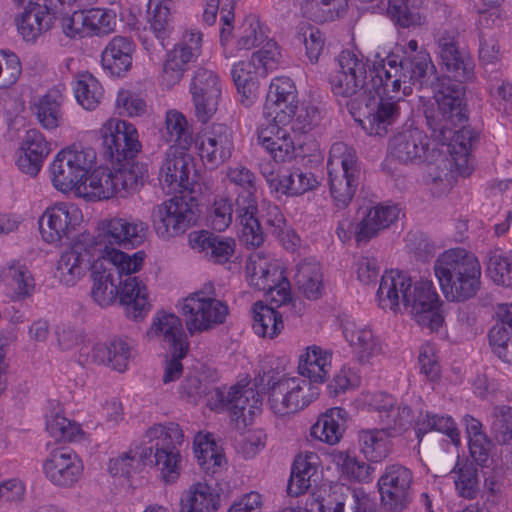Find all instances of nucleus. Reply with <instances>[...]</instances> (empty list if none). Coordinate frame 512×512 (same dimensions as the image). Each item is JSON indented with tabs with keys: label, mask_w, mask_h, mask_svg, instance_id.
I'll list each match as a JSON object with an SVG mask.
<instances>
[{
	"label": "nucleus",
	"mask_w": 512,
	"mask_h": 512,
	"mask_svg": "<svg viewBox=\"0 0 512 512\" xmlns=\"http://www.w3.org/2000/svg\"><path fill=\"white\" fill-rule=\"evenodd\" d=\"M435 67L427 51L414 57H400L390 53L375 55L371 71V102L362 108V128L371 136H384L399 116L398 102L412 92L416 83L424 79Z\"/></svg>",
	"instance_id": "1"
},
{
	"label": "nucleus",
	"mask_w": 512,
	"mask_h": 512,
	"mask_svg": "<svg viewBox=\"0 0 512 512\" xmlns=\"http://www.w3.org/2000/svg\"><path fill=\"white\" fill-rule=\"evenodd\" d=\"M434 272L449 301L472 299L481 288L480 262L473 253L463 248H452L440 254L435 261Z\"/></svg>",
	"instance_id": "2"
},
{
	"label": "nucleus",
	"mask_w": 512,
	"mask_h": 512,
	"mask_svg": "<svg viewBox=\"0 0 512 512\" xmlns=\"http://www.w3.org/2000/svg\"><path fill=\"white\" fill-rule=\"evenodd\" d=\"M367 79V65L351 51H342L335 59L328 82L335 96L350 98L349 110L362 126V108L371 102L372 90Z\"/></svg>",
	"instance_id": "3"
},
{
	"label": "nucleus",
	"mask_w": 512,
	"mask_h": 512,
	"mask_svg": "<svg viewBox=\"0 0 512 512\" xmlns=\"http://www.w3.org/2000/svg\"><path fill=\"white\" fill-rule=\"evenodd\" d=\"M145 257L143 251L133 255L123 251H111L108 256L96 260L91 266V297L94 302L101 307L113 304L118 298L120 278L123 274L138 272Z\"/></svg>",
	"instance_id": "4"
},
{
	"label": "nucleus",
	"mask_w": 512,
	"mask_h": 512,
	"mask_svg": "<svg viewBox=\"0 0 512 512\" xmlns=\"http://www.w3.org/2000/svg\"><path fill=\"white\" fill-rule=\"evenodd\" d=\"M464 94L463 82L450 78L441 80L434 95L437 111L426 114L427 125L434 139H447L450 126L463 124L467 120Z\"/></svg>",
	"instance_id": "5"
},
{
	"label": "nucleus",
	"mask_w": 512,
	"mask_h": 512,
	"mask_svg": "<svg viewBox=\"0 0 512 512\" xmlns=\"http://www.w3.org/2000/svg\"><path fill=\"white\" fill-rule=\"evenodd\" d=\"M327 168L331 196L338 207H346L359 185L356 151L343 142L334 143L330 148Z\"/></svg>",
	"instance_id": "6"
},
{
	"label": "nucleus",
	"mask_w": 512,
	"mask_h": 512,
	"mask_svg": "<svg viewBox=\"0 0 512 512\" xmlns=\"http://www.w3.org/2000/svg\"><path fill=\"white\" fill-rule=\"evenodd\" d=\"M145 437L152 449V461L148 464L155 465L160 471L161 478L166 483H174L180 476L181 455L177 449L183 441V431L176 423L166 425L156 424L150 427Z\"/></svg>",
	"instance_id": "7"
},
{
	"label": "nucleus",
	"mask_w": 512,
	"mask_h": 512,
	"mask_svg": "<svg viewBox=\"0 0 512 512\" xmlns=\"http://www.w3.org/2000/svg\"><path fill=\"white\" fill-rule=\"evenodd\" d=\"M182 313L190 335L212 330L225 322L229 313L226 303L215 298L213 284L189 295L183 301Z\"/></svg>",
	"instance_id": "8"
},
{
	"label": "nucleus",
	"mask_w": 512,
	"mask_h": 512,
	"mask_svg": "<svg viewBox=\"0 0 512 512\" xmlns=\"http://www.w3.org/2000/svg\"><path fill=\"white\" fill-rule=\"evenodd\" d=\"M102 244H97L94 234L84 231L78 234L68 249L60 255L56 265V277L65 286H74L90 269L103 258Z\"/></svg>",
	"instance_id": "9"
},
{
	"label": "nucleus",
	"mask_w": 512,
	"mask_h": 512,
	"mask_svg": "<svg viewBox=\"0 0 512 512\" xmlns=\"http://www.w3.org/2000/svg\"><path fill=\"white\" fill-rule=\"evenodd\" d=\"M457 28L440 26L433 32L439 64L454 81L464 82L473 77L474 63L468 51L460 46Z\"/></svg>",
	"instance_id": "10"
},
{
	"label": "nucleus",
	"mask_w": 512,
	"mask_h": 512,
	"mask_svg": "<svg viewBox=\"0 0 512 512\" xmlns=\"http://www.w3.org/2000/svg\"><path fill=\"white\" fill-rule=\"evenodd\" d=\"M96 160L92 148H66L60 151L51 165L52 181L56 189L68 192L83 184Z\"/></svg>",
	"instance_id": "11"
},
{
	"label": "nucleus",
	"mask_w": 512,
	"mask_h": 512,
	"mask_svg": "<svg viewBox=\"0 0 512 512\" xmlns=\"http://www.w3.org/2000/svg\"><path fill=\"white\" fill-rule=\"evenodd\" d=\"M149 226L146 222L133 217H113L104 221L94 235L97 244H102V253L108 256L111 251H120L113 246L135 248L147 238Z\"/></svg>",
	"instance_id": "12"
},
{
	"label": "nucleus",
	"mask_w": 512,
	"mask_h": 512,
	"mask_svg": "<svg viewBox=\"0 0 512 512\" xmlns=\"http://www.w3.org/2000/svg\"><path fill=\"white\" fill-rule=\"evenodd\" d=\"M153 228L163 240H169L185 233L195 222V212L191 204L182 197H173L151 212Z\"/></svg>",
	"instance_id": "13"
},
{
	"label": "nucleus",
	"mask_w": 512,
	"mask_h": 512,
	"mask_svg": "<svg viewBox=\"0 0 512 512\" xmlns=\"http://www.w3.org/2000/svg\"><path fill=\"white\" fill-rule=\"evenodd\" d=\"M100 133L105 155L111 161L120 163L130 160L141 151L138 131L127 121L111 118L103 124Z\"/></svg>",
	"instance_id": "14"
},
{
	"label": "nucleus",
	"mask_w": 512,
	"mask_h": 512,
	"mask_svg": "<svg viewBox=\"0 0 512 512\" xmlns=\"http://www.w3.org/2000/svg\"><path fill=\"white\" fill-rule=\"evenodd\" d=\"M427 135L418 128H406L398 132L389 142V154L403 164L431 163L441 157L437 149L429 148Z\"/></svg>",
	"instance_id": "15"
},
{
	"label": "nucleus",
	"mask_w": 512,
	"mask_h": 512,
	"mask_svg": "<svg viewBox=\"0 0 512 512\" xmlns=\"http://www.w3.org/2000/svg\"><path fill=\"white\" fill-rule=\"evenodd\" d=\"M439 296L431 281L421 280L414 283L404 310L423 327L431 331L438 330L443 323V316L440 313Z\"/></svg>",
	"instance_id": "16"
},
{
	"label": "nucleus",
	"mask_w": 512,
	"mask_h": 512,
	"mask_svg": "<svg viewBox=\"0 0 512 512\" xmlns=\"http://www.w3.org/2000/svg\"><path fill=\"white\" fill-rule=\"evenodd\" d=\"M61 25L68 37L104 36L115 30L116 14L109 9H83L63 16Z\"/></svg>",
	"instance_id": "17"
},
{
	"label": "nucleus",
	"mask_w": 512,
	"mask_h": 512,
	"mask_svg": "<svg viewBox=\"0 0 512 512\" xmlns=\"http://www.w3.org/2000/svg\"><path fill=\"white\" fill-rule=\"evenodd\" d=\"M412 482L413 473L407 467L400 464L387 466L378 480L383 504L393 512L404 510L412 498Z\"/></svg>",
	"instance_id": "18"
},
{
	"label": "nucleus",
	"mask_w": 512,
	"mask_h": 512,
	"mask_svg": "<svg viewBox=\"0 0 512 512\" xmlns=\"http://www.w3.org/2000/svg\"><path fill=\"white\" fill-rule=\"evenodd\" d=\"M83 469L78 455L64 447L53 449L42 463L45 478L58 488L73 487L82 477Z\"/></svg>",
	"instance_id": "19"
},
{
	"label": "nucleus",
	"mask_w": 512,
	"mask_h": 512,
	"mask_svg": "<svg viewBox=\"0 0 512 512\" xmlns=\"http://www.w3.org/2000/svg\"><path fill=\"white\" fill-rule=\"evenodd\" d=\"M188 149L169 147L162 161L159 179L166 185L171 193L193 191L194 170L192 157L187 153Z\"/></svg>",
	"instance_id": "20"
},
{
	"label": "nucleus",
	"mask_w": 512,
	"mask_h": 512,
	"mask_svg": "<svg viewBox=\"0 0 512 512\" xmlns=\"http://www.w3.org/2000/svg\"><path fill=\"white\" fill-rule=\"evenodd\" d=\"M190 92L198 121L206 123L216 113L221 96L218 75L206 68H199L191 81Z\"/></svg>",
	"instance_id": "21"
},
{
	"label": "nucleus",
	"mask_w": 512,
	"mask_h": 512,
	"mask_svg": "<svg viewBox=\"0 0 512 512\" xmlns=\"http://www.w3.org/2000/svg\"><path fill=\"white\" fill-rule=\"evenodd\" d=\"M147 337L161 342L174 355L186 356L189 350L182 321L173 313L158 312L147 331Z\"/></svg>",
	"instance_id": "22"
},
{
	"label": "nucleus",
	"mask_w": 512,
	"mask_h": 512,
	"mask_svg": "<svg viewBox=\"0 0 512 512\" xmlns=\"http://www.w3.org/2000/svg\"><path fill=\"white\" fill-rule=\"evenodd\" d=\"M231 129L223 123H213L200 137V157L211 168L227 161L233 150Z\"/></svg>",
	"instance_id": "23"
},
{
	"label": "nucleus",
	"mask_w": 512,
	"mask_h": 512,
	"mask_svg": "<svg viewBox=\"0 0 512 512\" xmlns=\"http://www.w3.org/2000/svg\"><path fill=\"white\" fill-rule=\"evenodd\" d=\"M296 87L289 77H277L272 80L267 92L263 114L280 123H289L296 114Z\"/></svg>",
	"instance_id": "24"
},
{
	"label": "nucleus",
	"mask_w": 512,
	"mask_h": 512,
	"mask_svg": "<svg viewBox=\"0 0 512 512\" xmlns=\"http://www.w3.org/2000/svg\"><path fill=\"white\" fill-rule=\"evenodd\" d=\"M79 220V210L74 205L59 203L46 209L39 225L43 239L58 243L68 237Z\"/></svg>",
	"instance_id": "25"
},
{
	"label": "nucleus",
	"mask_w": 512,
	"mask_h": 512,
	"mask_svg": "<svg viewBox=\"0 0 512 512\" xmlns=\"http://www.w3.org/2000/svg\"><path fill=\"white\" fill-rule=\"evenodd\" d=\"M215 394L232 420L241 421L243 425L250 424L262 406L260 394L251 387H232L226 395L216 389Z\"/></svg>",
	"instance_id": "26"
},
{
	"label": "nucleus",
	"mask_w": 512,
	"mask_h": 512,
	"mask_svg": "<svg viewBox=\"0 0 512 512\" xmlns=\"http://www.w3.org/2000/svg\"><path fill=\"white\" fill-rule=\"evenodd\" d=\"M413 285L411 277L405 272L399 270L386 272L381 277L377 291L380 307L388 309L394 314L401 313Z\"/></svg>",
	"instance_id": "27"
},
{
	"label": "nucleus",
	"mask_w": 512,
	"mask_h": 512,
	"mask_svg": "<svg viewBox=\"0 0 512 512\" xmlns=\"http://www.w3.org/2000/svg\"><path fill=\"white\" fill-rule=\"evenodd\" d=\"M236 220L241 227V239L253 248L264 243V230L257 217L258 205L255 193H240L235 201Z\"/></svg>",
	"instance_id": "28"
},
{
	"label": "nucleus",
	"mask_w": 512,
	"mask_h": 512,
	"mask_svg": "<svg viewBox=\"0 0 512 512\" xmlns=\"http://www.w3.org/2000/svg\"><path fill=\"white\" fill-rule=\"evenodd\" d=\"M372 407L378 412L382 429L393 437L406 431L413 422V414L405 404L395 405L389 395H379L373 400Z\"/></svg>",
	"instance_id": "29"
},
{
	"label": "nucleus",
	"mask_w": 512,
	"mask_h": 512,
	"mask_svg": "<svg viewBox=\"0 0 512 512\" xmlns=\"http://www.w3.org/2000/svg\"><path fill=\"white\" fill-rule=\"evenodd\" d=\"M400 213L397 205L378 204L366 209L354 231L357 243H366L392 223H394Z\"/></svg>",
	"instance_id": "30"
},
{
	"label": "nucleus",
	"mask_w": 512,
	"mask_h": 512,
	"mask_svg": "<svg viewBox=\"0 0 512 512\" xmlns=\"http://www.w3.org/2000/svg\"><path fill=\"white\" fill-rule=\"evenodd\" d=\"M125 279L119 281V302L125 306L129 318L138 320L150 310L146 286L131 274H123Z\"/></svg>",
	"instance_id": "31"
},
{
	"label": "nucleus",
	"mask_w": 512,
	"mask_h": 512,
	"mask_svg": "<svg viewBox=\"0 0 512 512\" xmlns=\"http://www.w3.org/2000/svg\"><path fill=\"white\" fill-rule=\"evenodd\" d=\"M343 335L361 364L368 363L381 350L372 330L362 322L346 320L343 323Z\"/></svg>",
	"instance_id": "32"
},
{
	"label": "nucleus",
	"mask_w": 512,
	"mask_h": 512,
	"mask_svg": "<svg viewBox=\"0 0 512 512\" xmlns=\"http://www.w3.org/2000/svg\"><path fill=\"white\" fill-rule=\"evenodd\" d=\"M233 82L245 107L252 106L259 97V78L263 77L254 61H239L231 70Z\"/></svg>",
	"instance_id": "33"
},
{
	"label": "nucleus",
	"mask_w": 512,
	"mask_h": 512,
	"mask_svg": "<svg viewBox=\"0 0 512 512\" xmlns=\"http://www.w3.org/2000/svg\"><path fill=\"white\" fill-rule=\"evenodd\" d=\"M190 242L194 248L203 252L207 258L219 264L229 261L235 252L236 246L233 238L216 235L205 230L192 233Z\"/></svg>",
	"instance_id": "34"
},
{
	"label": "nucleus",
	"mask_w": 512,
	"mask_h": 512,
	"mask_svg": "<svg viewBox=\"0 0 512 512\" xmlns=\"http://www.w3.org/2000/svg\"><path fill=\"white\" fill-rule=\"evenodd\" d=\"M24 155L18 159V167L26 174L35 176L40 171L45 158L50 153L49 143L36 129L26 132L22 143Z\"/></svg>",
	"instance_id": "35"
},
{
	"label": "nucleus",
	"mask_w": 512,
	"mask_h": 512,
	"mask_svg": "<svg viewBox=\"0 0 512 512\" xmlns=\"http://www.w3.org/2000/svg\"><path fill=\"white\" fill-rule=\"evenodd\" d=\"M220 495L206 482H196L183 491L179 512H217Z\"/></svg>",
	"instance_id": "36"
},
{
	"label": "nucleus",
	"mask_w": 512,
	"mask_h": 512,
	"mask_svg": "<svg viewBox=\"0 0 512 512\" xmlns=\"http://www.w3.org/2000/svg\"><path fill=\"white\" fill-rule=\"evenodd\" d=\"M321 510L327 512H375L369 498L345 485H336L329 494L326 505Z\"/></svg>",
	"instance_id": "37"
},
{
	"label": "nucleus",
	"mask_w": 512,
	"mask_h": 512,
	"mask_svg": "<svg viewBox=\"0 0 512 512\" xmlns=\"http://www.w3.org/2000/svg\"><path fill=\"white\" fill-rule=\"evenodd\" d=\"M501 324L492 327L489 332V343L494 354L506 363L512 364V304H501L498 307Z\"/></svg>",
	"instance_id": "38"
},
{
	"label": "nucleus",
	"mask_w": 512,
	"mask_h": 512,
	"mask_svg": "<svg viewBox=\"0 0 512 512\" xmlns=\"http://www.w3.org/2000/svg\"><path fill=\"white\" fill-rule=\"evenodd\" d=\"M29 7L15 19L18 31L27 41L35 40L48 31L54 22V16L46 6L39 4Z\"/></svg>",
	"instance_id": "39"
},
{
	"label": "nucleus",
	"mask_w": 512,
	"mask_h": 512,
	"mask_svg": "<svg viewBox=\"0 0 512 512\" xmlns=\"http://www.w3.org/2000/svg\"><path fill=\"white\" fill-rule=\"evenodd\" d=\"M133 50V43L128 38L115 36L102 52L103 68L112 75L121 76L131 67Z\"/></svg>",
	"instance_id": "40"
},
{
	"label": "nucleus",
	"mask_w": 512,
	"mask_h": 512,
	"mask_svg": "<svg viewBox=\"0 0 512 512\" xmlns=\"http://www.w3.org/2000/svg\"><path fill=\"white\" fill-rule=\"evenodd\" d=\"M331 368V354L319 346L307 347L299 356L298 371L309 382L323 383Z\"/></svg>",
	"instance_id": "41"
},
{
	"label": "nucleus",
	"mask_w": 512,
	"mask_h": 512,
	"mask_svg": "<svg viewBox=\"0 0 512 512\" xmlns=\"http://www.w3.org/2000/svg\"><path fill=\"white\" fill-rule=\"evenodd\" d=\"M347 412L333 407L322 414L311 427V436L329 445L337 444L345 430Z\"/></svg>",
	"instance_id": "42"
},
{
	"label": "nucleus",
	"mask_w": 512,
	"mask_h": 512,
	"mask_svg": "<svg viewBox=\"0 0 512 512\" xmlns=\"http://www.w3.org/2000/svg\"><path fill=\"white\" fill-rule=\"evenodd\" d=\"M294 280L299 292L307 299L316 300L321 297L324 285L319 262L311 259L301 261L296 266Z\"/></svg>",
	"instance_id": "43"
},
{
	"label": "nucleus",
	"mask_w": 512,
	"mask_h": 512,
	"mask_svg": "<svg viewBox=\"0 0 512 512\" xmlns=\"http://www.w3.org/2000/svg\"><path fill=\"white\" fill-rule=\"evenodd\" d=\"M131 357V347L123 339H113L109 343H97L92 349V358L99 364L123 372Z\"/></svg>",
	"instance_id": "44"
},
{
	"label": "nucleus",
	"mask_w": 512,
	"mask_h": 512,
	"mask_svg": "<svg viewBox=\"0 0 512 512\" xmlns=\"http://www.w3.org/2000/svg\"><path fill=\"white\" fill-rule=\"evenodd\" d=\"M456 126H450L449 137L445 140L436 139L441 144H449L450 153L454 159L455 165L461 174L469 175L465 166L468 163V156L470 154L472 145L476 140V134L469 127H462L459 130H454Z\"/></svg>",
	"instance_id": "45"
},
{
	"label": "nucleus",
	"mask_w": 512,
	"mask_h": 512,
	"mask_svg": "<svg viewBox=\"0 0 512 512\" xmlns=\"http://www.w3.org/2000/svg\"><path fill=\"white\" fill-rule=\"evenodd\" d=\"M315 459H317V455L312 452L295 458L287 486V492L290 496L297 497L310 488L311 477L317 471Z\"/></svg>",
	"instance_id": "46"
},
{
	"label": "nucleus",
	"mask_w": 512,
	"mask_h": 512,
	"mask_svg": "<svg viewBox=\"0 0 512 512\" xmlns=\"http://www.w3.org/2000/svg\"><path fill=\"white\" fill-rule=\"evenodd\" d=\"M78 192L90 199H109L116 195L113 171L109 168L99 167L85 178Z\"/></svg>",
	"instance_id": "47"
},
{
	"label": "nucleus",
	"mask_w": 512,
	"mask_h": 512,
	"mask_svg": "<svg viewBox=\"0 0 512 512\" xmlns=\"http://www.w3.org/2000/svg\"><path fill=\"white\" fill-rule=\"evenodd\" d=\"M152 461V449L146 446H136L121 456L110 460L109 472L113 476L129 477L140 472L148 462Z\"/></svg>",
	"instance_id": "48"
},
{
	"label": "nucleus",
	"mask_w": 512,
	"mask_h": 512,
	"mask_svg": "<svg viewBox=\"0 0 512 512\" xmlns=\"http://www.w3.org/2000/svg\"><path fill=\"white\" fill-rule=\"evenodd\" d=\"M4 283L11 287L18 297L30 296L34 290V278L25 261L16 259L8 263L1 272Z\"/></svg>",
	"instance_id": "49"
},
{
	"label": "nucleus",
	"mask_w": 512,
	"mask_h": 512,
	"mask_svg": "<svg viewBox=\"0 0 512 512\" xmlns=\"http://www.w3.org/2000/svg\"><path fill=\"white\" fill-rule=\"evenodd\" d=\"M392 436L382 428L361 430L359 444L365 457L372 462H380L390 453V438Z\"/></svg>",
	"instance_id": "50"
},
{
	"label": "nucleus",
	"mask_w": 512,
	"mask_h": 512,
	"mask_svg": "<svg viewBox=\"0 0 512 512\" xmlns=\"http://www.w3.org/2000/svg\"><path fill=\"white\" fill-rule=\"evenodd\" d=\"M169 147L189 149L193 143L191 127L186 117L177 110H169L165 117V134Z\"/></svg>",
	"instance_id": "51"
},
{
	"label": "nucleus",
	"mask_w": 512,
	"mask_h": 512,
	"mask_svg": "<svg viewBox=\"0 0 512 512\" xmlns=\"http://www.w3.org/2000/svg\"><path fill=\"white\" fill-rule=\"evenodd\" d=\"M347 8L348 0H304L302 4L304 15L321 23L342 17Z\"/></svg>",
	"instance_id": "52"
},
{
	"label": "nucleus",
	"mask_w": 512,
	"mask_h": 512,
	"mask_svg": "<svg viewBox=\"0 0 512 512\" xmlns=\"http://www.w3.org/2000/svg\"><path fill=\"white\" fill-rule=\"evenodd\" d=\"M62 95L58 89H51L35 104L34 113L45 129H55L62 119Z\"/></svg>",
	"instance_id": "53"
},
{
	"label": "nucleus",
	"mask_w": 512,
	"mask_h": 512,
	"mask_svg": "<svg viewBox=\"0 0 512 512\" xmlns=\"http://www.w3.org/2000/svg\"><path fill=\"white\" fill-rule=\"evenodd\" d=\"M253 330L261 337H276L284 327L282 316L274 308L257 302L253 308Z\"/></svg>",
	"instance_id": "54"
},
{
	"label": "nucleus",
	"mask_w": 512,
	"mask_h": 512,
	"mask_svg": "<svg viewBox=\"0 0 512 512\" xmlns=\"http://www.w3.org/2000/svg\"><path fill=\"white\" fill-rule=\"evenodd\" d=\"M247 273L250 276V283L260 291L271 289L272 279L283 278L282 272L275 266L269 265L261 253L253 254L246 265Z\"/></svg>",
	"instance_id": "55"
},
{
	"label": "nucleus",
	"mask_w": 512,
	"mask_h": 512,
	"mask_svg": "<svg viewBox=\"0 0 512 512\" xmlns=\"http://www.w3.org/2000/svg\"><path fill=\"white\" fill-rule=\"evenodd\" d=\"M194 454L203 471L214 474L225 463V457L207 435L198 434L193 444Z\"/></svg>",
	"instance_id": "56"
},
{
	"label": "nucleus",
	"mask_w": 512,
	"mask_h": 512,
	"mask_svg": "<svg viewBox=\"0 0 512 512\" xmlns=\"http://www.w3.org/2000/svg\"><path fill=\"white\" fill-rule=\"evenodd\" d=\"M195 61L188 57L181 49L174 47L166 55V59L162 66L160 81L166 88L174 87L189 69V64Z\"/></svg>",
	"instance_id": "57"
},
{
	"label": "nucleus",
	"mask_w": 512,
	"mask_h": 512,
	"mask_svg": "<svg viewBox=\"0 0 512 512\" xmlns=\"http://www.w3.org/2000/svg\"><path fill=\"white\" fill-rule=\"evenodd\" d=\"M416 435L421 441L424 434L429 431H437L446 434L454 443L459 442V432L454 420L450 416L433 413L420 414L416 421Z\"/></svg>",
	"instance_id": "58"
},
{
	"label": "nucleus",
	"mask_w": 512,
	"mask_h": 512,
	"mask_svg": "<svg viewBox=\"0 0 512 512\" xmlns=\"http://www.w3.org/2000/svg\"><path fill=\"white\" fill-rule=\"evenodd\" d=\"M74 94L84 109L94 110L100 103L103 91L101 84L92 74L82 73L75 82Z\"/></svg>",
	"instance_id": "59"
},
{
	"label": "nucleus",
	"mask_w": 512,
	"mask_h": 512,
	"mask_svg": "<svg viewBox=\"0 0 512 512\" xmlns=\"http://www.w3.org/2000/svg\"><path fill=\"white\" fill-rule=\"evenodd\" d=\"M454 483L458 494L467 499H473L479 492V469L472 463L465 461L454 468Z\"/></svg>",
	"instance_id": "60"
},
{
	"label": "nucleus",
	"mask_w": 512,
	"mask_h": 512,
	"mask_svg": "<svg viewBox=\"0 0 512 512\" xmlns=\"http://www.w3.org/2000/svg\"><path fill=\"white\" fill-rule=\"evenodd\" d=\"M116 194L125 197L137 191L144 182V172L139 164L123 165L121 168L113 171Z\"/></svg>",
	"instance_id": "61"
},
{
	"label": "nucleus",
	"mask_w": 512,
	"mask_h": 512,
	"mask_svg": "<svg viewBox=\"0 0 512 512\" xmlns=\"http://www.w3.org/2000/svg\"><path fill=\"white\" fill-rule=\"evenodd\" d=\"M425 0H389L388 14L393 21L403 28H408L420 22L417 12Z\"/></svg>",
	"instance_id": "62"
},
{
	"label": "nucleus",
	"mask_w": 512,
	"mask_h": 512,
	"mask_svg": "<svg viewBox=\"0 0 512 512\" xmlns=\"http://www.w3.org/2000/svg\"><path fill=\"white\" fill-rule=\"evenodd\" d=\"M487 273L494 283L512 287V256L499 250L489 253Z\"/></svg>",
	"instance_id": "63"
},
{
	"label": "nucleus",
	"mask_w": 512,
	"mask_h": 512,
	"mask_svg": "<svg viewBox=\"0 0 512 512\" xmlns=\"http://www.w3.org/2000/svg\"><path fill=\"white\" fill-rule=\"evenodd\" d=\"M491 433L500 444L512 440V407L507 405L495 406L491 413Z\"/></svg>",
	"instance_id": "64"
}]
</instances>
